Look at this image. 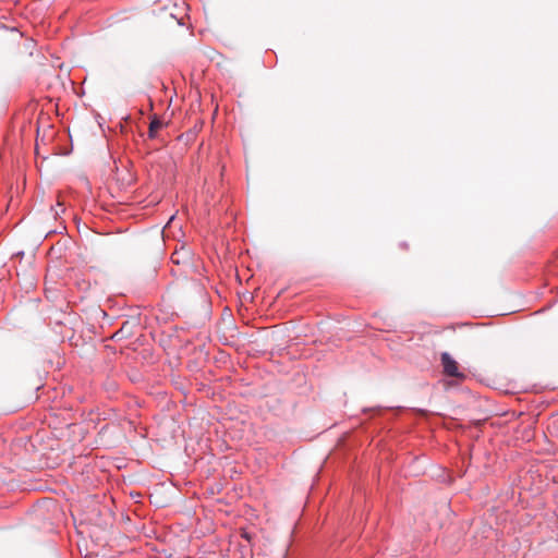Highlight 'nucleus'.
Here are the masks:
<instances>
[{
  "instance_id": "obj_1",
  "label": "nucleus",
  "mask_w": 558,
  "mask_h": 558,
  "mask_svg": "<svg viewBox=\"0 0 558 558\" xmlns=\"http://www.w3.org/2000/svg\"><path fill=\"white\" fill-rule=\"evenodd\" d=\"M440 361L446 376L456 378L464 377V375L459 371L457 361L449 353H441Z\"/></svg>"
},
{
  "instance_id": "obj_2",
  "label": "nucleus",
  "mask_w": 558,
  "mask_h": 558,
  "mask_svg": "<svg viewBox=\"0 0 558 558\" xmlns=\"http://www.w3.org/2000/svg\"><path fill=\"white\" fill-rule=\"evenodd\" d=\"M163 126L165 123L157 116H154L149 123L148 137L155 138L157 136L158 131L161 130Z\"/></svg>"
},
{
  "instance_id": "obj_3",
  "label": "nucleus",
  "mask_w": 558,
  "mask_h": 558,
  "mask_svg": "<svg viewBox=\"0 0 558 558\" xmlns=\"http://www.w3.org/2000/svg\"><path fill=\"white\" fill-rule=\"evenodd\" d=\"M171 259L173 263H177V264L179 263V260H175L174 255L171 256Z\"/></svg>"
}]
</instances>
